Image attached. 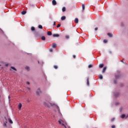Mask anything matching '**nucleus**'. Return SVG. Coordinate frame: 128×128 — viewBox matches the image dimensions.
Instances as JSON below:
<instances>
[{"instance_id": "obj_35", "label": "nucleus", "mask_w": 128, "mask_h": 128, "mask_svg": "<svg viewBox=\"0 0 128 128\" xmlns=\"http://www.w3.org/2000/svg\"><path fill=\"white\" fill-rule=\"evenodd\" d=\"M98 30V28L96 27L95 28H94V30Z\"/></svg>"}, {"instance_id": "obj_49", "label": "nucleus", "mask_w": 128, "mask_h": 128, "mask_svg": "<svg viewBox=\"0 0 128 128\" xmlns=\"http://www.w3.org/2000/svg\"><path fill=\"white\" fill-rule=\"evenodd\" d=\"M2 65L1 64H0V66H1Z\"/></svg>"}, {"instance_id": "obj_16", "label": "nucleus", "mask_w": 128, "mask_h": 128, "mask_svg": "<svg viewBox=\"0 0 128 128\" xmlns=\"http://www.w3.org/2000/svg\"><path fill=\"white\" fill-rule=\"evenodd\" d=\"M31 30H32V32H34V31L36 30V28H34V26H32L31 28Z\"/></svg>"}, {"instance_id": "obj_14", "label": "nucleus", "mask_w": 128, "mask_h": 128, "mask_svg": "<svg viewBox=\"0 0 128 128\" xmlns=\"http://www.w3.org/2000/svg\"><path fill=\"white\" fill-rule=\"evenodd\" d=\"M26 14V11L23 10L22 12V14Z\"/></svg>"}, {"instance_id": "obj_17", "label": "nucleus", "mask_w": 128, "mask_h": 128, "mask_svg": "<svg viewBox=\"0 0 128 128\" xmlns=\"http://www.w3.org/2000/svg\"><path fill=\"white\" fill-rule=\"evenodd\" d=\"M84 8H85L84 4H82V10H84Z\"/></svg>"}, {"instance_id": "obj_32", "label": "nucleus", "mask_w": 128, "mask_h": 128, "mask_svg": "<svg viewBox=\"0 0 128 128\" xmlns=\"http://www.w3.org/2000/svg\"><path fill=\"white\" fill-rule=\"evenodd\" d=\"M114 120H115L114 118H112L111 119V122H114Z\"/></svg>"}, {"instance_id": "obj_36", "label": "nucleus", "mask_w": 128, "mask_h": 128, "mask_svg": "<svg viewBox=\"0 0 128 128\" xmlns=\"http://www.w3.org/2000/svg\"><path fill=\"white\" fill-rule=\"evenodd\" d=\"M58 123L60 124H62V122L60 120H58Z\"/></svg>"}, {"instance_id": "obj_21", "label": "nucleus", "mask_w": 128, "mask_h": 128, "mask_svg": "<svg viewBox=\"0 0 128 128\" xmlns=\"http://www.w3.org/2000/svg\"><path fill=\"white\" fill-rule=\"evenodd\" d=\"M115 78H116V80H118V78H120V76H116Z\"/></svg>"}, {"instance_id": "obj_39", "label": "nucleus", "mask_w": 128, "mask_h": 128, "mask_svg": "<svg viewBox=\"0 0 128 128\" xmlns=\"http://www.w3.org/2000/svg\"><path fill=\"white\" fill-rule=\"evenodd\" d=\"M50 52H52V49H50Z\"/></svg>"}, {"instance_id": "obj_12", "label": "nucleus", "mask_w": 128, "mask_h": 128, "mask_svg": "<svg viewBox=\"0 0 128 128\" xmlns=\"http://www.w3.org/2000/svg\"><path fill=\"white\" fill-rule=\"evenodd\" d=\"M108 36H110V38H112V34L110 33H108Z\"/></svg>"}, {"instance_id": "obj_29", "label": "nucleus", "mask_w": 128, "mask_h": 128, "mask_svg": "<svg viewBox=\"0 0 128 128\" xmlns=\"http://www.w3.org/2000/svg\"><path fill=\"white\" fill-rule=\"evenodd\" d=\"M26 70H30V67H28V66H26Z\"/></svg>"}, {"instance_id": "obj_4", "label": "nucleus", "mask_w": 128, "mask_h": 128, "mask_svg": "<svg viewBox=\"0 0 128 128\" xmlns=\"http://www.w3.org/2000/svg\"><path fill=\"white\" fill-rule=\"evenodd\" d=\"M52 48H56V43H53L52 44Z\"/></svg>"}, {"instance_id": "obj_30", "label": "nucleus", "mask_w": 128, "mask_h": 128, "mask_svg": "<svg viewBox=\"0 0 128 128\" xmlns=\"http://www.w3.org/2000/svg\"><path fill=\"white\" fill-rule=\"evenodd\" d=\"M66 38H67V39L70 38V36H69L68 35H66Z\"/></svg>"}, {"instance_id": "obj_7", "label": "nucleus", "mask_w": 128, "mask_h": 128, "mask_svg": "<svg viewBox=\"0 0 128 128\" xmlns=\"http://www.w3.org/2000/svg\"><path fill=\"white\" fill-rule=\"evenodd\" d=\"M106 70V67H104L102 71V74L104 73Z\"/></svg>"}, {"instance_id": "obj_44", "label": "nucleus", "mask_w": 128, "mask_h": 128, "mask_svg": "<svg viewBox=\"0 0 128 128\" xmlns=\"http://www.w3.org/2000/svg\"><path fill=\"white\" fill-rule=\"evenodd\" d=\"M114 84H116V80H114Z\"/></svg>"}, {"instance_id": "obj_48", "label": "nucleus", "mask_w": 128, "mask_h": 128, "mask_svg": "<svg viewBox=\"0 0 128 128\" xmlns=\"http://www.w3.org/2000/svg\"><path fill=\"white\" fill-rule=\"evenodd\" d=\"M121 62H122L123 61H122V60H121Z\"/></svg>"}, {"instance_id": "obj_22", "label": "nucleus", "mask_w": 128, "mask_h": 128, "mask_svg": "<svg viewBox=\"0 0 128 128\" xmlns=\"http://www.w3.org/2000/svg\"><path fill=\"white\" fill-rule=\"evenodd\" d=\"M54 68H55V70H58V66L56 65H54Z\"/></svg>"}, {"instance_id": "obj_34", "label": "nucleus", "mask_w": 128, "mask_h": 128, "mask_svg": "<svg viewBox=\"0 0 128 128\" xmlns=\"http://www.w3.org/2000/svg\"><path fill=\"white\" fill-rule=\"evenodd\" d=\"M118 94H119L118 93L117 94H115V96H116V97L118 96Z\"/></svg>"}, {"instance_id": "obj_47", "label": "nucleus", "mask_w": 128, "mask_h": 128, "mask_svg": "<svg viewBox=\"0 0 128 128\" xmlns=\"http://www.w3.org/2000/svg\"><path fill=\"white\" fill-rule=\"evenodd\" d=\"M38 63L40 64V62L39 61H38Z\"/></svg>"}, {"instance_id": "obj_38", "label": "nucleus", "mask_w": 128, "mask_h": 128, "mask_svg": "<svg viewBox=\"0 0 128 128\" xmlns=\"http://www.w3.org/2000/svg\"><path fill=\"white\" fill-rule=\"evenodd\" d=\"M53 26H56V22H54Z\"/></svg>"}, {"instance_id": "obj_26", "label": "nucleus", "mask_w": 128, "mask_h": 128, "mask_svg": "<svg viewBox=\"0 0 128 128\" xmlns=\"http://www.w3.org/2000/svg\"><path fill=\"white\" fill-rule=\"evenodd\" d=\"M103 42H104V44H106V42H108V40H104V41H103Z\"/></svg>"}, {"instance_id": "obj_11", "label": "nucleus", "mask_w": 128, "mask_h": 128, "mask_svg": "<svg viewBox=\"0 0 128 128\" xmlns=\"http://www.w3.org/2000/svg\"><path fill=\"white\" fill-rule=\"evenodd\" d=\"M66 7H63L62 8V12H66Z\"/></svg>"}, {"instance_id": "obj_27", "label": "nucleus", "mask_w": 128, "mask_h": 128, "mask_svg": "<svg viewBox=\"0 0 128 128\" xmlns=\"http://www.w3.org/2000/svg\"><path fill=\"white\" fill-rule=\"evenodd\" d=\"M60 24H58V26H56V28H60Z\"/></svg>"}, {"instance_id": "obj_1", "label": "nucleus", "mask_w": 128, "mask_h": 128, "mask_svg": "<svg viewBox=\"0 0 128 128\" xmlns=\"http://www.w3.org/2000/svg\"><path fill=\"white\" fill-rule=\"evenodd\" d=\"M44 106H47L48 108H50V106H56V104L48 102H44Z\"/></svg>"}, {"instance_id": "obj_37", "label": "nucleus", "mask_w": 128, "mask_h": 128, "mask_svg": "<svg viewBox=\"0 0 128 128\" xmlns=\"http://www.w3.org/2000/svg\"><path fill=\"white\" fill-rule=\"evenodd\" d=\"M62 124V126H64L65 128H66V126H64V124Z\"/></svg>"}, {"instance_id": "obj_40", "label": "nucleus", "mask_w": 128, "mask_h": 128, "mask_svg": "<svg viewBox=\"0 0 128 128\" xmlns=\"http://www.w3.org/2000/svg\"><path fill=\"white\" fill-rule=\"evenodd\" d=\"M76 55H73V58H76Z\"/></svg>"}, {"instance_id": "obj_5", "label": "nucleus", "mask_w": 128, "mask_h": 128, "mask_svg": "<svg viewBox=\"0 0 128 128\" xmlns=\"http://www.w3.org/2000/svg\"><path fill=\"white\" fill-rule=\"evenodd\" d=\"M53 36L54 38H58V36H60V34H53Z\"/></svg>"}, {"instance_id": "obj_19", "label": "nucleus", "mask_w": 128, "mask_h": 128, "mask_svg": "<svg viewBox=\"0 0 128 128\" xmlns=\"http://www.w3.org/2000/svg\"><path fill=\"white\" fill-rule=\"evenodd\" d=\"M41 38L42 40H46V37L44 36H42Z\"/></svg>"}, {"instance_id": "obj_43", "label": "nucleus", "mask_w": 128, "mask_h": 128, "mask_svg": "<svg viewBox=\"0 0 128 128\" xmlns=\"http://www.w3.org/2000/svg\"><path fill=\"white\" fill-rule=\"evenodd\" d=\"M5 66H8V64H6Z\"/></svg>"}, {"instance_id": "obj_45", "label": "nucleus", "mask_w": 128, "mask_h": 128, "mask_svg": "<svg viewBox=\"0 0 128 128\" xmlns=\"http://www.w3.org/2000/svg\"><path fill=\"white\" fill-rule=\"evenodd\" d=\"M122 108H120V111H122Z\"/></svg>"}, {"instance_id": "obj_3", "label": "nucleus", "mask_w": 128, "mask_h": 128, "mask_svg": "<svg viewBox=\"0 0 128 128\" xmlns=\"http://www.w3.org/2000/svg\"><path fill=\"white\" fill-rule=\"evenodd\" d=\"M52 4L53 6H56V0H52Z\"/></svg>"}, {"instance_id": "obj_13", "label": "nucleus", "mask_w": 128, "mask_h": 128, "mask_svg": "<svg viewBox=\"0 0 128 128\" xmlns=\"http://www.w3.org/2000/svg\"><path fill=\"white\" fill-rule=\"evenodd\" d=\"M99 68H104V64H100Z\"/></svg>"}, {"instance_id": "obj_28", "label": "nucleus", "mask_w": 128, "mask_h": 128, "mask_svg": "<svg viewBox=\"0 0 128 128\" xmlns=\"http://www.w3.org/2000/svg\"><path fill=\"white\" fill-rule=\"evenodd\" d=\"M88 68H92V64H90V65H88Z\"/></svg>"}, {"instance_id": "obj_31", "label": "nucleus", "mask_w": 128, "mask_h": 128, "mask_svg": "<svg viewBox=\"0 0 128 128\" xmlns=\"http://www.w3.org/2000/svg\"><path fill=\"white\" fill-rule=\"evenodd\" d=\"M6 124H8L7 122H6V123H4L3 124L4 126H6Z\"/></svg>"}, {"instance_id": "obj_10", "label": "nucleus", "mask_w": 128, "mask_h": 128, "mask_svg": "<svg viewBox=\"0 0 128 128\" xmlns=\"http://www.w3.org/2000/svg\"><path fill=\"white\" fill-rule=\"evenodd\" d=\"M22 103H20L18 104V108L19 110H20L22 108Z\"/></svg>"}, {"instance_id": "obj_8", "label": "nucleus", "mask_w": 128, "mask_h": 128, "mask_svg": "<svg viewBox=\"0 0 128 128\" xmlns=\"http://www.w3.org/2000/svg\"><path fill=\"white\" fill-rule=\"evenodd\" d=\"M48 36H52V32L48 31L47 33Z\"/></svg>"}, {"instance_id": "obj_25", "label": "nucleus", "mask_w": 128, "mask_h": 128, "mask_svg": "<svg viewBox=\"0 0 128 128\" xmlns=\"http://www.w3.org/2000/svg\"><path fill=\"white\" fill-rule=\"evenodd\" d=\"M8 120L9 122H10V124H12V120H10V118H8Z\"/></svg>"}, {"instance_id": "obj_24", "label": "nucleus", "mask_w": 128, "mask_h": 128, "mask_svg": "<svg viewBox=\"0 0 128 128\" xmlns=\"http://www.w3.org/2000/svg\"><path fill=\"white\" fill-rule=\"evenodd\" d=\"M11 68H12V70H14L16 71V68L14 67V66H12Z\"/></svg>"}, {"instance_id": "obj_46", "label": "nucleus", "mask_w": 128, "mask_h": 128, "mask_svg": "<svg viewBox=\"0 0 128 128\" xmlns=\"http://www.w3.org/2000/svg\"><path fill=\"white\" fill-rule=\"evenodd\" d=\"M128 118V116H126V118Z\"/></svg>"}, {"instance_id": "obj_23", "label": "nucleus", "mask_w": 128, "mask_h": 128, "mask_svg": "<svg viewBox=\"0 0 128 128\" xmlns=\"http://www.w3.org/2000/svg\"><path fill=\"white\" fill-rule=\"evenodd\" d=\"M38 28H40L41 30H42V26L39 25L38 26Z\"/></svg>"}, {"instance_id": "obj_2", "label": "nucleus", "mask_w": 128, "mask_h": 128, "mask_svg": "<svg viewBox=\"0 0 128 128\" xmlns=\"http://www.w3.org/2000/svg\"><path fill=\"white\" fill-rule=\"evenodd\" d=\"M41 92H40V88H38V89L36 90V94H38V96H39V94H40Z\"/></svg>"}, {"instance_id": "obj_20", "label": "nucleus", "mask_w": 128, "mask_h": 128, "mask_svg": "<svg viewBox=\"0 0 128 128\" xmlns=\"http://www.w3.org/2000/svg\"><path fill=\"white\" fill-rule=\"evenodd\" d=\"M99 78L100 80H102L103 78L102 75H101V74L99 75Z\"/></svg>"}, {"instance_id": "obj_18", "label": "nucleus", "mask_w": 128, "mask_h": 128, "mask_svg": "<svg viewBox=\"0 0 128 128\" xmlns=\"http://www.w3.org/2000/svg\"><path fill=\"white\" fill-rule=\"evenodd\" d=\"M126 118V115L124 114H123L121 116L122 118Z\"/></svg>"}, {"instance_id": "obj_41", "label": "nucleus", "mask_w": 128, "mask_h": 128, "mask_svg": "<svg viewBox=\"0 0 128 128\" xmlns=\"http://www.w3.org/2000/svg\"><path fill=\"white\" fill-rule=\"evenodd\" d=\"M27 88H28V90H30V88L28 87Z\"/></svg>"}, {"instance_id": "obj_42", "label": "nucleus", "mask_w": 128, "mask_h": 128, "mask_svg": "<svg viewBox=\"0 0 128 128\" xmlns=\"http://www.w3.org/2000/svg\"><path fill=\"white\" fill-rule=\"evenodd\" d=\"M26 84H30V82H27Z\"/></svg>"}, {"instance_id": "obj_6", "label": "nucleus", "mask_w": 128, "mask_h": 128, "mask_svg": "<svg viewBox=\"0 0 128 128\" xmlns=\"http://www.w3.org/2000/svg\"><path fill=\"white\" fill-rule=\"evenodd\" d=\"M74 22H76V24H78V18H76L74 20Z\"/></svg>"}, {"instance_id": "obj_9", "label": "nucleus", "mask_w": 128, "mask_h": 128, "mask_svg": "<svg viewBox=\"0 0 128 128\" xmlns=\"http://www.w3.org/2000/svg\"><path fill=\"white\" fill-rule=\"evenodd\" d=\"M86 80H87V86H90V80H89L88 78H87Z\"/></svg>"}, {"instance_id": "obj_33", "label": "nucleus", "mask_w": 128, "mask_h": 128, "mask_svg": "<svg viewBox=\"0 0 128 128\" xmlns=\"http://www.w3.org/2000/svg\"><path fill=\"white\" fill-rule=\"evenodd\" d=\"M112 128H116V126L115 125H112Z\"/></svg>"}, {"instance_id": "obj_15", "label": "nucleus", "mask_w": 128, "mask_h": 128, "mask_svg": "<svg viewBox=\"0 0 128 128\" xmlns=\"http://www.w3.org/2000/svg\"><path fill=\"white\" fill-rule=\"evenodd\" d=\"M61 20H66V16H62L61 18Z\"/></svg>"}]
</instances>
